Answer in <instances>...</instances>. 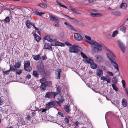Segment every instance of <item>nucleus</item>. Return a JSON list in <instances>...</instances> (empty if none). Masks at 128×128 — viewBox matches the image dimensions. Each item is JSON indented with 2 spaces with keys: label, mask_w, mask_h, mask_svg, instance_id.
Instances as JSON below:
<instances>
[{
  "label": "nucleus",
  "mask_w": 128,
  "mask_h": 128,
  "mask_svg": "<svg viewBox=\"0 0 128 128\" xmlns=\"http://www.w3.org/2000/svg\"><path fill=\"white\" fill-rule=\"evenodd\" d=\"M88 42L89 44H91V48L92 51L96 53L100 51L102 49V48L104 46V45L100 42H97L94 41H90Z\"/></svg>",
  "instance_id": "obj_1"
},
{
  "label": "nucleus",
  "mask_w": 128,
  "mask_h": 128,
  "mask_svg": "<svg viewBox=\"0 0 128 128\" xmlns=\"http://www.w3.org/2000/svg\"><path fill=\"white\" fill-rule=\"evenodd\" d=\"M108 52L109 53H107V55L109 60L111 62V64L114 66L116 69L118 70L119 71V69L118 66L116 62L115 59L112 57V56L115 57V55L110 50L108 49Z\"/></svg>",
  "instance_id": "obj_2"
},
{
  "label": "nucleus",
  "mask_w": 128,
  "mask_h": 128,
  "mask_svg": "<svg viewBox=\"0 0 128 128\" xmlns=\"http://www.w3.org/2000/svg\"><path fill=\"white\" fill-rule=\"evenodd\" d=\"M82 49L80 47L75 45H73L70 48V51L71 52L78 53L80 52V51Z\"/></svg>",
  "instance_id": "obj_3"
},
{
  "label": "nucleus",
  "mask_w": 128,
  "mask_h": 128,
  "mask_svg": "<svg viewBox=\"0 0 128 128\" xmlns=\"http://www.w3.org/2000/svg\"><path fill=\"white\" fill-rule=\"evenodd\" d=\"M80 54L83 58V61L86 64H89L92 62V60L88 57L86 54L82 52H80Z\"/></svg>",
  "instance_id": "obj_4"
},
{
  "label": "nucleus",
  "mask_w": 128,
  "mask_h": 128,
  "mask_svg": "<svg viewBox=\"0 0 128 128\" xmlns=\"http://www.w3.org/2000/svg\"><path fill=\"white\" fill-rule=\"evenodd\" d=\"M63 15L65 17H66L67 18H68L69 20H70L72 22H74V23L76 24H77L78 23L82 24V25H80L81 26H84L82 22H80L78 21L76 19L74 18H70V17L66 15H64V14H63Z\"/></svg>",
  "instance_id": "obj_5"
},
{
  "label": "nucleus",
  "mask_w": 128,
  "mask_h": 128,
  "mask_svg": "<svg viewBox=\"0 0 128 128\" xmlns=\"http://www.w3.org/2000/svg\"><path fill=\"white\" fill-rule=\"evenodd\" d=\"M30 65V62L29 61H27L25 62L24 65V69L27 71H30L32 68L31 67H29Z\"/></svg>",
  "instance_id": "obj_6"
},
{
  "label": "nucleus",
  "mask_w": 128,
  "mask_h": 128,
  "mask_svg": "<svg viewBox=\"0 0 128 128\" xmlns=\"http://www.w3.org/2000/svg\"><path fill=\"white\" fill-rule=\"evenodd\" d=\"M56 94V93H54V92H48L46 94L45 97L46 98H49L52 97L54 98Z\"/></svg>",
  "instance_id": "obj_7"
},
{
  "label": "nucleus",
  "mask_w": 128,
  "mask_h": 128,
  "mask_svg": "<svg viewBox=\"0 0 128 128\" xmlns=\"http://www.w3.org/2000/svg\"><path fill=\"white\" fill-rule=\"evenodd\" d=\"M51 44L52 46H65V44H64L56 41L55 40H54L53 42Z\"/></svg>",
  "instance_id": "obj_8"
},
{
  "label": "nucleus",
  "mask_w": 128,
  "mask_h": 128,
  "mask_svg": "<svg viewBox=\"0 0 128 128\" xmlns=\"http://www.w3.org/2000/svg\"><path fill=\"white\" fill-rule=\"evenodd\" d=\"M100 79L104 82L106 81L108 83H110V82L111 78L108 76H102L101 77Z\"/></svg>",
  "instance_id": "obj_9"
},
{
  "label": "nucleus",
  "mask_w": 128,
  "mask_h": 128,
  "mask_svg": "<svg viewBox=\"0 0 128 128\" xmlns=\"http://www.w3.org/2000/svg\"><path fill=\"white\" fill-rule=\"evenodd\" d=\"M118 46L120 48L121 50L123 53H124L126 49L125 46L120 40H118Z\"/></svg>",
  "instance_id": "obj_10"
},
{
  "label": "nucleus",
  "mask_w": 128,
  "mask_h": 128,
  "mask_svg": "<svg viewBox=\"0 0 128 128\" xmlns=\"http://www.w3.org/2000/svg\"><path fill=\"white\" fill-rule=\"evenodd\" d=\"M58 101H56V102L58 104L61 106L60 104L62 103L64 100V97L60 95L58 98Z\"/></svg>",
  "instance_id": "obj_11"
},
{
  "label": "nucleus",
  "mask_w": 128,
  "mask_h": 128,
  "mask_svg": "<svg viewBox=\"0 0 128 128\" xmlns=\"http://www.w3.org/2000/svg\"><path fill=\"white\" fill-rule=\"evenodd\" d=\"M49 18L52 21L54 22H59V20L58 18L50 14L49 15Z\"/></svg>",
  "instance_id": "obj_12"
},
{
  "label": "nucleus",
  "mask_w": 128,
  "mask_h": 128,
  "mask_svg": "<svg viewBox=\"0 0 128 128\" xmlns=\"http://www.w3.org/2000/svg\"><path fill=\"white\" fill-rule=\"evenodd\" d=\"M74 37L75 40H80L82 39V37L79 34L76 33L74 34Z\"/></svg>",
  "instance_id": "obj_13"
},
{
  "label": "nucleus",
  "mask_w": 128,
  "mask_h": 128,
  "mask_svg": "<svg viewBox=\"0 0 128 128\" xmlns=\"http://www.w3.org/2000/svg\"><path fill=\"white\" fill-rule=\"evenodd\" d=\"M51 45L48 43H45L44 44V48L45 49L48 50H52Z\"/></svg>",
  "instance_id": "obj_14"
},
{
  "label": "nucleus",
  "mask_w": 128,
  "mask_h": 128,
  "mask_svg": "<svg viewBox=\"0 0 128 128\" xmlns=\"http://www.w3.org/2000/svg\"><path fill=\"white\" fill-rule=\"evenodd\" d=\"M43 39L45 40H46L50 42L51 43H52L54 40L52 39L50 36H45L44 37Z\"/></svg>",
  "instance_id": "obj_15"
},
{
  "label": "nucleus",
  "mask_w": 128,
  "mask_h": 128,
  "mask_svg": "<svg viewBox=\"0 0 128 128\" xmlns=\"http://www.w3.org/2000/svg\"><path fill=\"white\" fill-rule=\"evenodd\" d=\"M64 24L69 29L72 30H74V29L73 27L68 22H65Z\"/></svg>",
  "instance_id": "obj_16"
},
{
  "label": "nucleus",
  "mask_w": 128,
  "mask_h": 128,
  "mask_svg": "<svg viewBox=\"0 0 128 128\" xmlns=\"http://www.w3.org/2000/svg\"><path fill=\"white\" fill-rule=\"evenodd\" d=\"M61 70L60 69H57L56 71V76H57V78L60 79V74Z\"/></svg>",
  "instance_id": "obj_17"
},
{
  "label": "nucleus",
  "mask_w": 128,
  "mask_h": 128,
  "mask_svg": "<svg viewBox=\"0 0 128 128\" xmlns=\"http://www.w3.org/2000/svg\"><path fill=\"white\" fill-rule=\"evenodd\" d=\"M122 105L124 107H126L127 106V102L124 98H123L121 102Z\"/></svg>",
  "instance_id": "obj_18"
},
{
  "label": "nucleus",
  "mask_w": 128,
  "mask_h": 128,
  "mask_svg": "<svg viewBox=\"0 0 128 128\" xmlns=\"http://www.w3.org/2000/svg\"><path fill=\"white\" fill-rule=\"evenodd\" d=\"M96 72L97 75L99 76H102L103 74V71L100 69H98Z\"/></svg>",
  "instance_id": "obj_19"
},
{
  "label": "nucleus",
  "mask_w": 128,
  "mask_h": 128,
  "mask_svg": "<svg viewBox=\"0 0 128 128\" xmlns=\"http://www.w3.org/2000/svg\"><path fill=\"white\" fill-rule=\"evenodd\" d=\"M90 64V66L92 69H96L97 68V65L95 63H94V62L92 60V62Z\"/></svg>",
  "instance_id": "obj_20"
},
{
  "label": "nucleus",
  "mask_w": 128,
  "mask_h": 128,
  "mask_svg": "<svg viewBox=\"0 0 128 128\" xmlns=\"http://www.w3.org/2000/svg\"><path fill=\"white\" fill-rule=\"evenodd\" d=\"M46 84H41L40 86V88L42 90L44 91L46 90Z\"/></svg>",
  "instance_id": "obj_21"
},
{
  "label": "nucleus",
  "mask_w": 128,
  "mask_h": 128,
  "mask_svg": "<svg viewBox=\"0 0 128 128\" xmlns=\"http://www.w3.org/2000/svg\"><path fill=\"white\" fill-rule=\"evenodd\" d=\"M120 7L122 9L125 10L127 7L126 4L125 3H122Z\"/></svg>",
  "instance_id": "obj_22"
},
{
  "label": "nucleus",
  "mask_w": 128,
  "mask_h": 128,
  "mask_svg": "<svg viewBox=\"0 0 128 128\" xmlns=\"http://www.w3.org/2000/svg\"><path fill=\"white\" fill-rule=\"evenodd\" d=\"M32 23H31L30 21L28 20L26 21V27L29 28H30L32 26Z\"/></svg>",
  "instance_id": "obj_23"
},
{
  "label": "nucleus",
  "mask_w": 128,
  "mask_h": 128,
  "mask_svg": "<svg viewBox=\"0 0 128 128\" xmlns=\"http://www.w3.org/2000/svg\"><path fill=\"white\" fill-rule=\"evenodd\" d=\"M96 60L98 62H101L103 61V58L100 56H98L96 57Z\"/></svg>",
  "instance_id": "obj_24"
},
{
  "label": "nucleus",
  "mask_w": 128,
  "mask_h": 128,
  "mask_svg": "<svg viewBox=\"0 0 128 128\" xmlns=\"http://www.w3.org/2000/svg\"><path fill=\"white\" fill-rule=\"evenodd\" d=\"M4 23L6 24H8L10 22V18L9 16H7L6 18L4 20Z\"/></svg>",
  "instance_id": "obj_25"
},
{
  "label": "nucleus",
  "mask_w": 128,
  "mask_h": 128,
  "mask_svg": "<svg viewBox=\"0 0 128 128\" xmlns=\"http://www.w3.org/2000/svg\"><path fill=\"white\" fill-rule=\"evenodd\" d=\"M40 82L41 84H46L47 82V81H46V79L45 78H43L40 79Z\"/></svg>",
  "instance_id": "obj_26"
},
{
  "label": "nucleus",
  "mask_w": 128,
  "mask_h": 128,
  "mask_svg": "<svg viewBox=\"0 0 128 128\" xmlns=\"http://www.w3.org/2000/svg\"><path fill=\"white\" fill-rule=\"evenodd\" d=\"M90 15L91 16L93 17H97L101 16V14L98 13H91L90 14Z\"/></svg>",
  "instance_id": "obj_27"
},
{
  "label": "nucleus",
  "mask_w": 128,
  "mask_h": 128,
  "mask_svg": "<svg viewBox=\"0 0 128 128\" xmlns=\"http://www.w3.org/2000/svg\"><path fill=\"white\" fill-rule=\"evenodd\" d=\"M70 106L68 105H66L64 107L65 110L67 112H70Z\"/></svg>",
  "instance_id": "obj_28"
},
{
  "label": "nucleus",
  "mask_w": 128,
  "mask_h": 128,
  "mask_svg": "<svg viewBox=\"0 0 128 128\" xmlns=\"http://www.w3.org/2000/svg\"><path fill=\"white\" fill-rule=\"evenodd\" d=\"M38 6H40L42 8H47V6L46 4H44L42 3H40L38 5Z\"/></svg>",
  "instance_id": "obj_29"
},
{
  "label": "nucleus",
  "mask_w": 128,
  "mask_h": 128,
  "mask_svg": "<svg viewBox=\"0 0 128 128\" xmlns=\"http://www.w3.org/2000/svg\"><path fill=\"white\" fill-rule=\"evenodd\" d=\"M33 75L36 78H38L39 77V74L36 70H34L33 73Z\"/></svg>",
  "instance_id": "obj_30"
},
{
  "label": "nucleus",
  "mask_w": 128,
  "mask_h": 128,
  "mask_svg": "<svg viewBox=\"0 0 128 128\" xmlns=\"http://www.w3.org/2000/svg\"><path fill=\"white\" fill-rule=\"evenodd\" d=\"M85 36L86 40V42L88 43V42L90 41V42L91 41H94V40H91V38L90 37L88 36Z\"/></svg>",
  "instance_id": "obj_31"
},
{
  "label": "nucleus",
  "mask_w": 128,
  "mask_h": 128,
  "mask_svg": "<svg viewBox=\"0 0 128 128\" xmlns=\"http://www.w3.org/2000/svg\"><path fill=\"white\" fill-rule=\"evenodd\" d=\"M34 57V59L36 60H37L40 59V57L39 55H38L36 56H33Z\"/></svg>",
  "instance_id": "obj_32"
},
{
  "label": "nucleus",
  "mask_w": 128,
  "mask_h": 128,
  "mask_svg": "<svg viewBox=\"0 0 128 128\" xmlns=\"http://www.w3.org/2000/svg\"><path fill=\"white\" fill-rule=\"evenodd\" d=\"M34 37L36 40L38 42L41 40L40 38L37 35H36V36H34Z\"/></svg>",
  "instance_id": "obj_33"
},
{
  "label": "nucleus",
  "mask_w": 128,
  "mask_h": 128,
  "mask_svg": "<svg viewBox=\"0 0 128 128\" xmlns=\"http://www.w3.org/2000/svg\"><path fill=\"white\" fill-rule=\"evenodd\" d=\"M112 81L114 84H116L118 82V79L116 77H113L112 79Z\"/></svg>",
  "instance_id": "obj_34"
},
{
  "label": "nucleus",
  "mask_w": 128,
  "mask_h": 128,
  "mask_svg": "<svg viewBox=\"0 0 128 128\" xmlns=\"http://www.w3.org/2000/svg\"><path fill=\"white\" fill-rule=\"evenodd\" d=\"M120 30L122 32L124 33H125L126 31L125 28L123 26H122L120 27Z\"/></svg>",
  "instance_id": "obj_35"
},
{
  "label": "nucleus",
  "mask_w": 128,
  "mask_h": 128,
  "mask_svg": "<svg viewBox=\"0 0 128 128\" xmlns=\"http://www.w3.org/2000/svg\"><path fill=\"white\" fill-rule=\"evenodd\" d=\"M17 69V68H19L21 66V63L20 62H18L16 63L14 66Z\"/></svg>",
  "instance_id": "obj_36"
},
{
  "label": "nucleus",
  "mask_w": 128,
  "mask_h": 128,
  "mask_svg": "<svg viewBox=\"0 0 128 128\" xmlns=\"http://www.w3.org/2000/svg\"><path fill=\"white\" fill-rule=\"evenodd\" d=\"M54 105V102L53 101H52L49 102L46 104V106L48 107V106L51 105Z\"/></svg>",
  "instance_id": "obj_37"
},
{
  "label": "nucleus",
  "mask_w": 128,
  "mask_h": 128,
  "mask_svg": "<svg viewBox=\"0 0 128 128\" xmlns=\"http://www.w3.org/2000/svg\"><path fill=\"white\" fill-rule=\"evenodd\" d=\"M17 69L16 68L15 66H11L10 65V70H11L12 71H14L15 70H16Z\"/></svg>",
  "instance_id": "obj_38"
},
{
  "label": "nucleus",
  "mask_w": 128,
  "mask_h": 128,
  "mask_svg": "<svg viewBox=\"0 0 128 128\" xmlns=\"http://www.w3.org/2000/svg\"><path fill=\"white\" fill-rule=\"evenodd\" d=\"M57 92H56L55 93H56L57 94L56 95L58 94H59L61 92V90L60 88H57Z\"/></svg>",
  "instance_id": "obj_39"
},
{
  "label": "nucleus",
  "mask_w": 128,
  "mask_h": 128,
  "mask_svg": "<svg viewBox=\"0 0 128 128\" xmlns=\"http://www.w3.org/2000/svg\"><path fill=\"white\" fill-rule=\"evenodd\" d=\"M16 74L18 75H20L22 73V71L20 70H18L16 72Z\"/></svg>",
  "instance_id": "obj_40"
},
{
  "label": "nucleus",
  "mask_w": 128,
  "mask_h": 128,
  "mask_svg": "<svg viewBox=\"0 0 128 128\" xmlns=\"http://www.w3.org/2000/svg\"><path fill=\"white\" fill-rule=\"evenodd\" d=\"M118 31L117 30H116V31H114L113 32V33L112 34V36L113 37H114L115 36L116 34H118Z\"/></svg>",
  "instance_id": "obj_41"
},
{
  "label": "nucleus",
  "mask_w": 128,
  "mask_h": 128,
  "mask_svg": "<svg viewBox=\"0 0 128 128\" xmlns=\"http://www.w3.org/2000/svg\"><path fill=\"white\" fill-rule=\"evenodd\" d=\"M107 74L109 76H113V74L112 72H110L109 71L107 72Z\"/></svg>",
  "instance_id": "obj_42"
},
{
  "label": "nucleus",
  "mask_w": 128,
  "mask_h": 128,
  "mask_svg": "<svg viewBox=\"0 0 128 128\" xmlns=\"http://www.w3.org/2000/svg\"><path fill=\"white\" fill-rule=\"evenodd\" d=\"M47 84H46V86H51L52 84V82H48L47 81Z\"/></svg>",
  "instance_id": "obj_43"
},
{
  "label": "nucleus",
  "mask_w": 128,
  "mask_h": 128,
  "mask_svg": "<svg viewBox=\"0 0 128 128\" xmlns=\"http://www.w3.org/2000/svg\"><path fill=\"white\" fill-rule=\"evenodd\" d=\"M112 86L113 89L117 91V88L114 84H112Z\"/></svg>",
  "instance_id": "obj_44"
},
{
  "label": "nucleus",
  "mask_w": 128,
  "mask_h": 128,
  "mask_svg": "<svg viewBox=\"0 0 128 128\" xmlns=\"http://www.w3.org/2000/svg\"><path fill=\"white\" fill-rule=\"evenodd\" d=\"M122 84L123 85V86H124V88H126V83L124 80H122Z\"/></svg>",
  "instance_id": "obj_45"
},
{
  "label": "nucleus",
  "mask_w": 128,
  "mask_h": 128,
  "mask_svg": "<svg viewBox=\"0 0 128 128\" xmlns=\"http://www.w3.org/2000/svg\"><path fill=\"white\" fill-rule=\"evenodd\" d=\"M32 10L33 12H34L37 15L38 14V11L37 10L34 9Z\"/></svg>",
  "instance_id": "obj_46"
},
{
  "label": "nucleus",
  "mask_w": 128,
  "mask_h": 128,
  "mask_svg": "<svg viewBox=\"0 0 128 128\" xmlns=\"http://www.w3.org/2000/svg\"><path fill=\"white\" fill-rule=\"evenodd\" d=\"M42 59L43 60H45L47 58V57L46 55H44L42 58Z\"/></svg>",
  "instance_id": "obj_47"
},
{
  "label": "nucleus",
  "mask_w": 128,
  "mask_h": 128,
  "mask_svg": "<svg viewBox=\"0 0 128 128\" xmlns=\"http://www.w3.org/2000/svg\"><path fill=\"white\" fill-rule=\"evenodd\" d=\"M10 72V70H8L7 71H3V73L6 74H8Z\"/></svg>",
  "instance_id": "obj_48"
},
{
  "label": "nucleus",
  "mask_w": 128,
  "mask_h": 128,
  "mask_svg": "<svg viewBox=\"0 0 128 128\" xmlns=\"http://www.w3.org/2000/svg\"><path fill=\"white\" fill-rule=\"evenodd\" d=\"M56 23L54 24V26L57 27H58L59 26V22H55Z\"/></svg>",
  "instance_id": "obj_49"
},
{
  "label": "nucleus",
  "mask_w": 128,
  "mask_h": 128,
  "mask_svg": "<svg viewBox=\"0 0 128 128\" xmlns=\"http://www.w3.org/2000/svg\"><path fill=\"white\" fill-rule=\"evenodd\" d=\"M64 121L67 124H68L69 123V121L68 119L67 118H66L64 120Z\"/></svg>",
  "instance_id": "obj_50"
},
{
  "label": "nucleus",
  "mask_w": 128,
  "mask_h": 128,
  "mask_svg": "<svg viewBox=\"0 0 128 128\" xmlns=\"http://www.w3.org/2000/svg\"><path fill=\"white\" fill-rule=\"evenodd\" d=\"M120 14V12L118 11H116L115 12L114 15L115 16H117Z\"/></svg>",
  "instance_id": "obj_51"
},
{
  "label": "nucleus",
  "mask_w": 128,
  "mask_h": 128,
  "mask_svg": "<svg viewBox=\"0 0 128 128\" xmlns=\"http://www.w3.org/2000/svg\"><path fill=\"white\" fill-rule=\"evenodd\" d=\"M45 14V13L42 12H38V15H39L40 16H42L43 14Z\"/></svg>",
  "instance_id": "obj_52"
},
{
  "label": "nucleus",
  "mask_w": 128,
  "mask_h": 128,
  "mask_svg": "<svg viewBox=\"0 0 128 128\" xmlns=\"http://www.w3.org/2000/svg\"><path fill=\"white\" fill-rule=\"evenodd\" d=\"M107 37L108 38H112L111 35L110 34H108L107 36Z\"/></svg>",
  "instance_id": "obj_53"
},
{
  "label": "nucleus",
  "mask_w": 128,
  "mask_h": 128,
  "mask_svg": "<svg viewBox=\"0 0 128 128\" xmlns=\"http://www.w3.org/2000/svg\"><path fill=\"white\" fill-rule=\"evenodd\" d=\"M3 103L2 99L0 98V105H2Z\"/></svg>",
  "instance_id": "obj_54"
},
{
  "label": "nucleus",
  "mask_w": 128,
  "mask_h": 128,
  "mask_svg": "<svg viewBox=\"0 0 128 128\" xmlns=\"http://www.w3.org/2000/svg\"><path fill=\"white\" fill-rule=\"evenodd\" d=\"M56 2L60 6H62V5L61 3L58 0H56Z\"/></svg>",
  "instance_id": "obj_55"
},
{
  "label": "nucleus",
  "mask_w": 128,
  "mask_h": 128,
  "mask_svg": "<svg viewBox=\"0 0 128 128\" xmlns=\"http://www.w3.org/2000/svg\"><path fill=\"white\" fill-rule=\"evenodd\" d=\"M32 26L35 28L36 30H38V29L37 28H36L34 25V24H33L32 23Z\"/></svg>",
  "instance_id": "obj_56"
},
{
  "label": "nucleus",
  "mask_w": 128,
  "mask_h": 128,
  "mask_svg": "<svg viewBox=\"0 0 128 128\" xmlns=\"http://www.w3.org/2000/svg\"><path fill=\"white\" fill-rule=\"evenodd\" d=\"M49 108H48V109H47L46 108V109H44L42 110V112H46L47 110H48L49 109Z\"/></svg>",
  "instance_id": "obj_57"
},
{
  "label": "nucleus",
  "mask_w": 128,
  "mask_h": 128,
  "mask_svg": "<svg viewBox=\"0 0 128 128\" xmlns=\"http://www.w3.org/2000/svg\"><path fill=\"white\" fill-rule=\"evenodd\" d=\"M31 75L30 74L27 75L26 76V78L28 79H29L31 78Z\"/></svg>",
  "instance_id": "obj_58"
},
{
  "label": "nucleus",
  "mask_w": 128,
  "mask_h": 128,
  "mask_svg": "<svg viewBox=\"0 0 128 128\" xmlns=\"http://www.w3.org/2000/svg\"><path fill=\"white\" fill-rule=\"evenodd\" d=\"M65 44L67 46H72L71 44H70L68 42H65Z\"/></svg>",
  "instance_id": "obj_59"
},
{
  "label": "nucleus",
  "mask_w": 128,
  "mask_h": 128,
  "mask_svg": "<svg viewBox=\"0 0 128 128\" xmlns=\"http://www.w3.org/2000/svg\"><path fill=\"white\" fill-rule=\"evenodd\" d=\"M125 92H126V94L128 97V90L127 88H125Z\"/></svg>",
  "instance_id": "obj_60"
},
{
  "label": "nucleus",
  "mask_w": 128,
  "mask_h": 128,
  "mask_svg": "<svg viewBox=\"0 0 128 128\" xmlns=\"http://www.w3.org/2000/svg\"><path fill=\"white\" fill-rule=\"evenodd\" d=\"M58 114L60 115L61 116V117H62L63 116V114L60 112H58Z\"/></svg>",
  "instance_id": "obj_61"
},
{
  "label": "nucleus",
  "mask_w": 128,
  "mask_h": 128,
  "mask_svg": "<svg viewBox=\"0 0 128 128\" xmlns=\"http://www.w3.org/2000/svg\"><path fill=\"white\" fill-rule=\"evenodd\" d=\"M32 34L34 36H36V35H37L36 34V31H33V32H32Z\"/></svg>",
  "instance_id": "obj_62"
},
{
  "label": "nucleus",
  "mask_w": 128,
  "mask_h": 128,
  "mask_svg": "<svg viewBox=\"0 0 128 128\" xmlns=\"http://www.w3.org/2000/svg\"><path fill=\"white\" fill-rule=\"evenodd\" d=\"M79 123L78 122H77L76 123V125L77 126H78V125L79 124Z\"/></svg>",
  "instance_id": "obj_63"
},
{
  "label": "nucleus",
  "mask_w": 128,
  "mask_h": 128,
  "mask_svg": "<svg viewBox=\"0 0 128 128\" xmlns=\"http://www.w3.org/2000/svg\"><path fill=\"white\" fill-rule=\"evenodd\" d=\"M61 6L62 7H63L64 8H67V7L64 5H63L62 4V6Z\"/></svg>",
  "instance_id": "obj_64"
}]
</instances>
